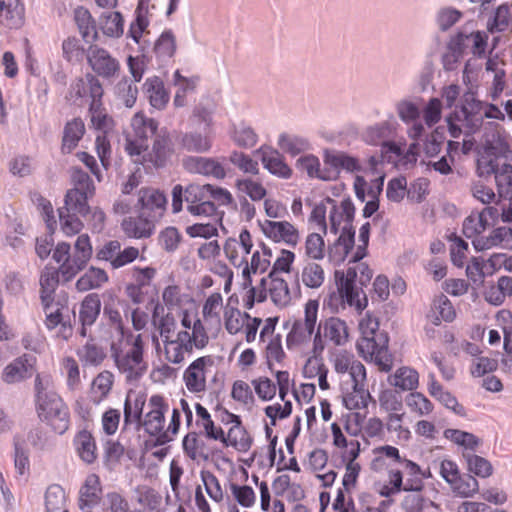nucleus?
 <instances>
[{
  "instance_id": "f257e3e1",
  "label": "nucleus",
  "mask_w": 512,
  "mask_h": 512,
  "mask_svg": "<svg viewBox=\"0 0 512 512\" xmlns=\"http://www.w3.org/2000/svg\"><path fill=\"white\" fill-rule=\"evenodd\" d=\"M485 118L504 119V114L494 104L478 100L475 93L465 92L460 98V105L446 117L448 132L452 138H459L462 133L470 136L478 132Z\"/></svg>"
},
{
  "instance_id": "f03ea898",
  "label": "nucleus",
  "mask_w": 512,
  "mask_h": 512,
  "mask_svg": "<svg viewBox=\"0 0 512 512\" xmlns=\"http://www.w3.org/2000/svg\"><path fill=\"white\" fill-rule=\"evenodd\" d=\"M49 378L39 374L35 378V404L39 419L55 433L63 435L70 427L68 405L53 390L48 389Z\"/></svg>"
},
{
  "instance_id": "7ed1b4c3",
  "label": "nucleus",
  "mask_w": 512,
  "mask_h": 512,
  "mask_svg": "<svg viewBox=\"0 0 512 512\" xmlns=\"http://www.w3.org/2000/svg\"><path fill=\"white\" fill-rule=\"evenodd\" d=\"M125 150L134 157V162L141 164L147 172L166 167L175 153L172 136L166 127L160 128L153 139L151 149L147 144L127 141Z\"/></svg>"
},
{
  "instance_id": "20e7f679",
  "label": "nucleus",
  "mask_w": 512,
  "mask_h": 512,
  "mask_svg": "<svg viewBox=\"0 0 512 512\" xmlns=\"http://www.w3.org/2000/svg\"><path fill=\"white\" fill-rule=\"evenodd\" d=\"M92 255L93 248L87 234L77 237L72 253L69 243L59 242L53 250L52 258L60 263L57 269L61 272L62 282L71 281L80 271L84 270Z\"/></svg>"
},
{
  "instance_id": "39448f33",
  "label": "nucleus",
  "mask_w": 512,
  "mask_h": 512,
  "mask_svg": "<svg viewBox=\"0 0 512 512\" xmlns=\"http://www.w3.org/2000/svg\"><path fill=\"white\" fill-rule=\"evenodd\" d=\"M74 187L67 191L65 204L68 211L78 212L82 217L90 214L88 199L95 193L94 183L87 172L81 168H74L71 173Z\"/></svg>"
},
{
  "instance_id": "423d86ee",
  "label": "nucleus",
  "mask_w": 512,
  "mask_h": 512,
  "mask_svg": "<svg viewBox=\"0 0 512 512\" xmlns=\"http://www.w3.org/2000/svg\"><path fill=\"white\" fill-rule=\"evenodd\" d=\"M318 301L309 300L305 305L304 320L294 321L291 331L286 336V345L288 349L298 346L310 340L317 321Z\"/></svg>"
},
{
  "instance_id": "0eeeda50",
  "label": "nucleus",
  "mask_w": 512,
  "mask_h": 512,
  "mask_svg": "<svg viewBox=\"0 0 512 512\" xmlns=\"http://www.w3.org/2000/svg\"><path fill=\"white\" fill-rule=\"evenodd\" d=\"M113 357L119 371L127 373L128 381L139 380L147 370V364L143 363V344L140 335L136 337L130 351L125 355L115 352Z\"/></svg>"
},
{
  "instance_id": "6e6552de",
  "label": "nucleus",
  "mask_w": 512,
  "mask_h": 512,
  "mask_svg": "<svg viewBox=\"0 0 512 512\" xmlns=\"http://www.w3.org/2000/svg\"><path fill=\"white\" fill-rule=\"evenodd\" d=\"M86 80L89 85V97L91 103L89 106V113L91 115V122L95 129L106 132L111 128L113 120L105 112L102 104V97L104 94L103 86L98 78L92 73L86 74Z\"/></svg>"
},
{
  "instance_id": "1a4fd4ad",
  "label": "nucleus",
  "mask_w": 512,
  "mask_h": 512,
  "mask_svg": "<svg viewBox=\"0 0 512 512\" xmlns=\"http://www.w3.org/2000/svg\"><path fill=\"white\" fill-rule=\"evenodd\" d=\"M486 155L477 160V173L480 177H489L496 174L506 156L512 157V149L501 138L489 143L485 148Z\"/></svg>"
},
{
  "instance_id": "9d476101",
  "label": "nucleus",
  "mask_w": 512,
  "mask_h": 512,
  "mask_svg": "<svg viewBox=\"0 0 512 512\" xmlns=\"http://www.w3.org/2000/svg\"><path fill=\"white\" fill-rule=\"evenodd\" d=\"M138 255L139 250L132 246L121 250V243L118 240L106 241L102 246L96 247L95 250V259L109 262L112 269H119L132 263Z\"/></svg>"
},
{
  "instance_id": "9b49d317",
  "label": "nucleus",
  "mask_w": 512,
  "mask_h": 512,
  "mask_svg": "<svg viewBox=\"0 0 512 512\" xmlns=\"http://www.w3.org/2000/svg\"><path fill=\"white\" fill-rule=\"evenodd\" d=\"M86 59L96 77L111 79L117 76L120 71L119 61L102 47L91 45L87 51Z\"/></svg>"
},
{
  "instance_id": "f8f14e48",
  "label": "nucleus",
  "mask_w": 512,
  "mask_h": 512,
  "mask_svg": "<svg viewBox=\"0 0 512 512\" xmlns=\"http://www.w3.org/2000/svg\"><path fill=\"white\" fill-rule=\"evenodd\" d=\"M138 205L140 206V213L160 220L167 205V198L165 194L158 189L154 188H141L139 191Z\"/></svg>"
},
{
  "instance_id": "ddd939ff",
  "label": "nucleus",
  "mask_w": 512,
  "mask_h": 512,
  "mask_svg": "<svg viewBox=\"0 0 512 512\" xmlns=\"http://www.w3.org/2000/svg\"><path fill=\"white\" fill-rule=\"evenodd\" d=\"M212 356H202L194 360L184 371L183 381L191 393H201L206 390L205 367L212 366Z\"/></svg>"
},
{
  "instance_id": "4468645a",
  "label": "nucleus",
  "mask_w": 512,
  "mask_h": 512,
  "mask_svg": "<svg viewBox=\"0 0 512 512\" xmlns=\"http://www.w3.org/2000/svg\"><path fill=\"white\" fill-rule=\"evenodd\" d=\"M262 231L274 242H284L292 248L296 247L300 240L299 231L288 221L266 220L262 225Z\"/></svg>"
},
{
  "instance_id": "2eb2a0df",
  "label": "nucleus",
  "mask_w": 512,
  "mask_h": 512,
  "mask_svg": "<svg viewBox=\"0 0 512 512\" xmlns=\"http://www.w3.org/2000/svg\"><path fill=\"white\" fill-rule=\"evenodd\" d=\"M183 165L190 173L211 176L218 180L224 179L227 176L224 162H220L214 158L189 156L184 159Z\"/></svg>"
},
{
  "instance_id": "dca6fc26",
  "label": "nucleus",
  "mask_w": 512,
  "mask_h": 512,
  "mask_svg": "<svg viewBox=\"0 0 512 512\" xmlns=\"http://www.w3.org/2000/svg\"><path fill=\"white\" fill-rule=\"evenodd\" d=\"M149 406L151 410L146 414L141 426H144L149 435H156L164 428L165 413L169 406L164 397L158 394L150 397Z\"/></svg>"
},
{
  "instance_id": "f3484780",
  "label": "nucleus",
  "mask_w": 512,
  "mask_h": 512,
  "mask_svg": "<svg viewBox=\"0 0 512 512\" xmlns=\"http://www.w3.org/2000/svg\"><path fill=\"white\" fill-rule=\"evenodd\" d=\"M101 312V299L98 293L87 294L80 303L79 322L81 327L79 334L87 337L88 327H91L98 319Z\"/></svg>"
},
{
  "instance_id": "a211bd4d",
  "label": "nucleus",
  "mask_w": 512,
  "mask_h": 512,
  "mask_svg": "<svg viewBox=\"0 0 512 512\" xmlns=\"http://www.w3.org/2000/svg\"><path fill=\"white\" fill-rule=\"evenodd\" d=\"M325 165L329 166L332 175L335 174V179L338 177L341 170L346 172H359L362 167L356 157L350 156L345 152L326 149L323 154Z\"/></svg>"
},
{
  "instance_id": "6ab92c4d",
  "label": "nucleus",
  "mask_w": 512,
  "mask_h": 512,
  "mask_svg": "<svg viewBox=\"0 0 512 512\" xmlns=\"http://www.w3.org/2000/svg\"><path fill=\"white\" fill-rule=\"evenodd\" d=\"M397 126L398 123L392 117L391 119L368 126L363 132L362 138L369 145L381 146L388 139L395 138Z\"/></svg>"
},
{
  "instance_id": "aec40b11",
  "label": "nucleus",
  "mask_w": 512,
  "mask_h": 512,
  "mask_svg": "<svg viewBox=\"0 0 512 512\" xmlns=\"http://www.w3.org/2000/svg\"><path fill=\"white\" fill-rule=\"evenodd\" d=\"M255 153L261 155L264 168L271 174L283 179H289L292 176V169L284 162L278 150L261 146Z\"/></svg>"
},
{
  "instance_id": "412c9836",
  "label": "nucleus",
  "mask_w": 512,
  "mask_h": 512,
  "mask_svg": "<svg viewBox=\"0 0 512 512\" xmlns=\"http://www.w3.org/2000/svg\"><path fill=\"white\" fill-rule=\"evenodd\" d=\"M476 251H483L494 246L512 249V225L494 229L488 237H479L472 240Z\"/></svg>"
},
{
  "instance_id": "4be33fe9",
  "label": "nucleus",
  "mask_w": 512,
  "mask_h": 512,
  "mask_svg": "<svg viewBox=\"0 0 512 512\" xmlns=\"http://www.w3.org/2000/svg\"><path fill=\"white\" fill-rule=\"evenodd\" d=\"M156 222L158 220L139 213L137 218L124 219L122 229L129 237L147 238L153 234Z\"/></svg>"
},
{
  "instance_id": "5701e85b",
  "label": "nucleus",
  "mask_w": 512,
  "mask_h": 512,
  "mask_svg": "<svg viewBox=\"0 0 512 512\" xmlns=\"http://www.w3.org/2000/svg\"><path fill=\"white\" fill-rule=\"evenodd\" d=\"M85 134V124L80 117L68 121L63 130L61 151L64 154L71 153Z\"/></svg>"
},
{
  "instance_id": "b1692460",
  "label": "nucleus",
  "mask_w": 512,
  "mask_h": 512,
  "mask_svg": "<svg viewBox=\"0 0 512 512\" xmlns=\"http://www.w3.org/2000/svg\"><path fill=\"white\" fill-rule=\"evenodd\" d=\"M177 50L176 37L171 29H165L156 39L153 53L160 64L168 63Z\"/></svg>"
},
{
  "instance_id": "393cba45",
  "label": "nucleus",
  "mask_w": 512,
  "mask_h": 512,
  "mask_svg": "<svg viewBox=\"0 0 512 512\" xmlns=\"http://www.w3.org/2000/svg\"><path fill=\"white\" fill-rule=\"evenodd\" d=\"M109 281L107 272L99 267L90 266L75 283L78 292L100 289Z\"/></svg>"
},
{
  "instance_id": "a878e982",
  "label": "nucleus",
  "mask_w": 512,
  "mask_h": 512,
  "mask_svg": "<svg viewBox=\"0 0 512 512\" xmlns=\"http://www.w3.org/2000/svg\"><path fill=\"white\" fill-rule=\"evenodd\" d=\"M176 140L180 148L187 152L205 153L212 147L211 139L199 132H180Z\"/></svg>"
},
{
  "instance_id": "bb28decb",
  "label": "nucleus",
  "mask_w": 512,
  "mask_h": 512,
  "mask_svg": "<svg viewBox=\"0 0 512 512\" xmlns=\"http://www.w3.org/2000/svg\"><path fill=\"white\" fill-rule=\"evenodd\" d=\"M74 20L82 39L86 43H93L98 40L96 22L88 9L78 7L74 12Z\"/></svg>"
},
{
  "instance_id": "cd10ccee",
  "label": "nucleus",
  "mask_w": 512,
  "mask_h": 512,
  "mask_svg": "<svg viewBox=\"0 0 512 512\" xmlns=\"http://www.w3.org/2000/svg\"><path fill=\"white\" fill-rule=\"evenodd\" d=\"M144 92L147 94L152 107L162 110L169 101V94L165 90L164 83L159 77L147 78L143 84Z\"/></svg>"
},
{
  "instance_id": "c85d7f7f",
  "label": "nucleus",
  "mask_w": 512,
  "mask_h": 512,
  "mask_svg": "<svg viewBox=\"0 0 512 512\" xmlns=\"http://www.w3.org/2000/svg\"><path fill=\"white\" fill-rule=\"evenodd\" d=\"M100 479L96 474H90L86 477L84 484L81 486L80 494V508H91L97 505L100 501L101 494Z\"/></svg>"
},
{
  "instance_id": "c756f323",
  "label": "nucleus",
  "mask_w": 512,
  "mask_h": 512,
  "mask_svg": "<svg viewBox=\"0 0 512 512\" xmlns=\"http://www.w3.org/2000/svg\"><path fill=\"white\" fill-rule=\"evenodd\" d=\"M132 127L137 137V142L146 144L149 138H155L159 133V123L154 118H148L143 114L137 113L132 119Z\"/></svg>"
},
{
  "instance_id": "7c9ffc66",
  "label": "nucleus",
  "mask_w": 512,
  "mask_h": 512,
  "mask_svg": "<svg viewBox=\"0 0 512 512\" xmlns=\"http://www.w3.org/2000/svg\"><path fill=\"white\" fill-rule=\"evenodd\" d=\"M31 368L26 355L17 357L4 368L2 380L7 384L23 381L31 376Z\"/></svg>"
},
{
  "instance_id": "2f4dec72",
  "label": "nucleus",
  "mask_w": 512,
  "mask_h": 512,
  "mask_svg": "<svg viewBox=\"0 0 512 512\" xmlns=\"http://www.w3.org/2000/svg\"><path fill=\"white\" fill-rule=\"evenodd\" d=\"M402 470L400 471L401 481L404 490H417L424 489L425 483L423 482L422 468L412 460H404Z\"/></svg>"
},
{
  "instance_id": "473e14b6",
  "label": "nucleus",
  "mask_w": 512,
  "mask_h": 512,
  "mask_svg": "<svg viewBox=\"0 0 512 512\" xmlns=\"http://www.w3.org/2000/svg\"><path fill=\"white\" fill-rule=\"evenodd\" d=\"M296 167L299 170L306 171L310 178H317L323 181L335 179V174L332 175L331 169H320L319 158L313 154L300 157L296 162Z\"/></svg>"
},
{
  "instance_id": "72a5a7b5",
  "label": "nucleus",
  "mask_w": 512,
  "mask_h": 512,
  "mask_svg": "<svg viewBox=\"0 0 512 512\" xmlns=\"http://www.w3.org/2000/svg\"><path fill=\"white\" fill-rule=\"evenodd\" d=\"M388 382L402 391H412L418 387L419 374L413 368L400 367L388 377Z\"/></svg>"
},
{
  "instance_id": "f704fd0d",
  "label": "nucleus",
  "mask_w": 512,
  "mask_h": 512,
  "mask_svg": "<svg viewBox=\"0 0 512 512\" xmlns=\"http://www.w3.org/2000/svg\"><path fill=\"white\" fill-rule=\"evenodd\" d=\"M222 443L226 447L232 446L240 452H247L252 445V439L242 426V422H240V424H235L229 429Z\"/></svg>"
},
{
  "instance_id": "c9c22d12",
  "label": "nucleus",
  "mask_w": 512,
  "mask_h": 512,
  "mask_svg": "<svg viewBox=\"0 0 512 512\" xmlns=\"http://www.w3.org/2000/svg\"><path fill=\"white\" fill-rule=\"evenodd\" d=\"M277 144L283 152L291 155L292 157H295L311 148L310 143L306 138L287 133H281L279 135Z\"/></svg>"
},
{
  "instance_id": "e433bc0d",
  "label": "nucleus",
  "mask_w": 512,
  "mask_h": 512,
  "mask_svg": "<svg viewBox=\"0 0 512 512\" xmlns=\"http://www.w3.org/2000/svg\"><path fill=\"white\" fill-rule=\"evenodd\" d=\"M406 494L401 501L404 512H423L433 502L424 495V489L404 490Z\"/></svg>"
},
{
  "instance_id": "4c0bfd02",
  "label": "nucleus",
  "mask_w": 512,
  "mask_h": 512,
  "mask_svg": "<svg viewBox=\"0 0 512 512\" xmlns=\"http://www.w3.org/2000/svg\"><path fill=\"white\" fill-rule=\"evenodd\" d=\"M0 15L9 22L10 28H17L23 23L24 6L20 0H0Z\"/></svg>"
},
{
  "instance_id": "58836bf2",
  "label": "nucleus",
  "mask_w": 512,
  "mask_h": 512,
  "mask_svg": "<svg viewBox=\"0 0 512 512\" xmlns=\"http://www.w3.org/2000/svg\"><path fill=\"white\" fill-rule=\"evenodd\" d=\"M79 457L91 464L96 460V445L93 436L87 430L80 431L74 438Z\"/></svg>"
},
{
  "instance_id": "ea45409f",
  "label": "nucleus",
  "mask_w": 512,
  "mask_h": 512,
  "mask_svg": "<svg viewBox=\"0 0 512 512\" xmlns=\"http://www.w3.org/2000/svg\"><path fill=\"white\" fill-rule=\"evenodd\" d=\"M77 355L84 366L95 367L101 365L107 356L104 348L94 343L92 339L77 351Z\"/></svg>"
},
{
  "instance_id": "a19ab883",
  "label": "nucleus",
  "mask_w": 512,
  "mask_h": 512,
  "mask_svg": "<svg viewBox=\"0 0 512 512\" xmlns=\"http://www.w3.org/2000/svg\"><path fill=\"white\" fill-rule=\"evenodd\" d=\"M146 398L144 395H137L134 401H131L130 393L127 395L124 403V423L129 425L136 422L138 426L142 425L143 408Z\"/></svg>"
},
{
  "instance_id": "79ce46f5",
  "label": "nucleus",
  "mask_w": 512,
  "mask_h": 512,
  "mask_svg": "<svg viewBox=\"0 0 512 512\" xmlns=\"http://www.w3.org/2000/svg\"><path fill=\"white\" fill-rule=\"evenodd\" d=\"M100 29L102 32L113 38H119L124 31V20L120 12L104 13L100 17Z\"/></svg>"
},
{
  "instance_id": "37998d69",
  "label": "nucleus",
  "mask_w": 512,
  "mask_h": 512,
  "mask_svg": "<svg viewBox=\"0 0 512 512\" xmlns=\"http://www.w3.org/2000/svg\"><path fill=\"white\" fill-rule=\"evenodd\" d=\"M65 491L58 484L50 485L45 492V512H68Z\"/></svg>"
},
{
  "instance_id": "c03bdc74",
  "label": "nucleus",
  "mask_w": 512,
  "mask_h": 512,
  "mask_svg": "<svg viewBox=\"0 0 512 512\" xmlns=\"http://www.w3.org/2000/svg\"><path fill=\"white\" fill-rule=\"evenodd\" d=\"M322 328L324 336L332 341L335 345L343 344L347 339V326L346 323L339 318L331 317L327 319Z\"/></svg>"
},
{
  "instance_id": "a18cd8bd",
  "label": "nucleus",
  "mask_w": 512,
  "mask_h": 512,
  "mask_svg": "<svg viewBox=\"0 0 512 512\" xmlns=\"http://www.w3.org/2000/svg\"><path fill=\"white\" fill-rule=\"evenodd\" d=\"M450 487L456 495L462 498H469L478 492L479 483L471 474L461 473Z\"/></svg>"
},
{
  "instance_id": "49530a36",
  "label": "nucleus",
  "mask_w": 512,
  "mask_h": 512,
  "mask_svg": "<svg viewBox=\"0 0 512 512\" xmlns=\"http://www.w3.org/2000/svg\"><path fill=\"white\" fill-rule=\"evenodd\" d=\"M463 458L466 460L470 473L481 478H487L492 474L493 467L487 459L471 452H464Z\"/></svg>"
},
{
  "instance_id": "de8ad7c7",
  "label": "nucleus",
  "mask_w": 512,
  "mask_h": 512,
  "mask_svg": "<svg viewBox=\"0 0 512 512\" xmlns=\"http://www.w3.org/2000/svg\"><path fill=\"white\" fill-rule=\"evenodd\" d=\"M388 478L389 480L387 483L375 484V489L380 496L390 499L392 496L403 491L402 489L404 484L401 481L399 470H389Z\"/></svg>"
},
{
  "instance_id": "09e8293b",
  "label": "nucleus",
  "mask_w": 512,
  "mask_h": 512,
  "mask_svg": "<svg viewBox=\"0 0 512 512\" xmlns=\"http://www.w3.org/2000/svg\"><path fill=\"white\" fill-rule=\"evenodd\" d=\"M221 159L224 163L226 161L230 162L244 173L256 175L259 172L258 162L243 152L234 150L228 157H222Z\"/></svg>"
},
{
  "instance_id": "8fccbe9b",
  "label": "nucleus",
  "mask_w": 512,
  "mask_h": 512,
  "mask_svg": "<svg viewBox=\"0 0 512 512\" xmlns=\"http://www.w3.org/2000/svg\"><path fill=\"white\" fill-rule=\"evenodd\" d=\"M355 245V229L352 225H345L341 234L333 244V251L342 249L338 255L340 261H344Z\"/></svg>"
},
{
  "instance_id": "3c124183",
  "label": "nucleus",
  "mask_w": 512,
  "mask_h": 512,
  "mask_svg": "<svg viewBox=\"0 0 512 512\" xmlns=\"http://www.w3.org/2000/svg\"><path fill=\"white\" fill-rule=\"evenodd\" d=\"M301 277L306 287L316 289L323 284L325 274L320 264L309 262L303 267Z\"/></svg>"
},
{
  "instance_id": "603ef678",
  "label": "nucleus",
  "mask_w": 512,
  "mask_h": 512,
  "mask_svg": "<svg viewBox=\"0 0 512 512\" xmlns=\"http://www.w3.org/2000/svg\"><path fill=\"white\" fill-rule=\"evenodd\" d=\"M62 56L71 64L80 63L85 56V49L76 37H68L62 42Z\"/></svg>"
},
{
  "instance_id": "864d4df0",
  "label": "nucleus",
  "mask_w": 512,
  "mask_h": 512,
  "mask_svg": "<svg viewBox=\"0 0 512 512\" xmlns=\"http://www.w3.org/2000/svg\"><path fill=\"white\" fill-rule=\"evenodd\" d=\"M58 212L61 229L66 235H74L81 231L83 224L78 218V216H82L80 213L68 211L66 206L60 208Z\"/></svg>"
},
{
  "instance_id": "5fc2aeb1",
  "label": "nucleus",
  "mask_w": 512,
  "mask_h": 512,
  "mask_svg": "<svg viewBox=\"0 0 512 512\" xmlns=\"http://www.w3.org/2000/svg\"><path fill=\"white\" fill-rule=\"evenodd\" d=\"M353 391L350 393H346L343 396V405L348 410H356L366 408L368 406V402L371 399V395L365 387H356L352 386Z\"/></svg>"
},
{
  "instance_id": "6e6d98bb",
  "label": "nucleus",
  "mask_w": 512,
  "mask_h": 512,
  "mask_svg": "<svg viewBox=\"0 0 512 512\" xmlns=\"http://www.w3.org/2000/svg\"><path fill=\"white\" fill-rule=\"evenodd\" d=\"M494 178L500 194H508L512 190V156H506Z\"/></svg>"
},
{
  "instance_id": "4d7b16f0",
  "label": "nucleus",
  "mask_w": 512,
  "mask_h": 512,
  "mask_svg": "<svg viewBox=\"0 0 512 512\" xmlns=\"http://www.w3.org/2000/svg\"><path fill=\"white\" fill-rule=\"evenodd\" d=\"M488 228V223L485 220H482L481 216L476 212H471L469 216H467L462 225V232L466 238H479L480 234L484 232Z\"/></svg>"
},
{
  "instance_id": "13d9d810",
  "label": "nucleus",
  "mask_w": 512,
  "mask_h": 512,
  "mask_svg": "<svg viewBox=\"0 0 512 512\" xmlns=\"http://www.w3.org/2000/svg\"><path fill=\"white\" fill-rule=\"evenodd\" d=\"M232 139L240 148H252L258 141V135L251 126L241 123L234 129Z\"/></svg>"
},
{
  "instance_id": "bf43d9fd",
  "label": "nucleus",
  "mask_w": 512,
  "mask_h": 512,
  "mask_svg": "<svg viewBox=\"0 0 512 512\" xmlns=\"http://www.w3.org/2000/svg\"><path fill=\"white\" fill-rule=\"evenodd\" d=\"M445 128L442 126L436 127L424 140V153L428 157H434L441 151L442 144L444 143Z\"/></svg>"
},
{
  "instance_id": "052dcab7",
  "label": "nucleus",
  "mask_w": 512,
  "mask_h": 512,
  "mask_svg": "<svg viewBox=\"0 0 512 512\" xmlns=\"http://www.w3.org/2000/svg\"><path fill=\"white\" fill-rule=\"evenodd\" d=\"M114 382V375L110 371L100 372L92 382V391L94 394H98V399H94L96 402H100L105 399L111 391Z\"/></svg>"
},
{
  "instance_id": "680f3d73",
  "label": "nucleus",
  "mask_w": 512,
  "mask_h": 512,
  "mask_svg": "<svg viewBox=\"0 0 512 512\" xmlns=\"http://www.w3.org/2000/svg\"><path fill=\"white\" fill-rule=\"evenodd\" d=\"M116 94L126 107L131 108L136 103L138 88L133 81L124 78L116 85Z\"/></svg>"
},
{
  "instance_id": "e2e57ef3",
  "label": "nucleus",
  "mask_w": 512,
  "mask_h": 512,
  "mask_svg": "<svg viewBox=\"0 0 512 512\" xmlns=\"http://www.w3.org/2000/svg\"><path fill=\"white\" fill-rule=\"evenodd\" d=\"M272 302L279 307L287 306L291 301L290 291L284 279L274 280L268 289Z\"/></svg>"
},
{
  "instance_id": "0e129e2a",
  "label": "nucleus",
  "mask_w": 512,
  "mask_h": 512,
  "mask_svg": "<svg viewBox=\"0 0 512 512\" xmlns=\"http://www.w3.org/2000/svg\"><path fill=\"white\" fill-rule=\"evenodd\" d=\"M200 477L208 496L215 502H221L223 500V491L218 478L208 470H202Z\"/></svg>"
},
{
  "instance_id": "69168bd1",
  "label": "nucleus",
  "mask_w": 512,
  "mask_h": 512,
  "mask_svg": "<svg viewBox=\"0 0 512 512\" xmlns=\"http://www.w3.org/2000/svg\"><path fill=\"white\" fill-rule=\"evenodd\" d=\"M372 337H364L357 346L361 352L365 350H382L388 349L389 338L384 332H377L374 328L371 329Z\"/></svg>"
},
{
  "instance_id": "338daca9",
  "label": "nucleus",
  "mask_w": 512,
  "mask_h": 512,
  "mask_svg": "<svg viewBox=\"0 0 512 512\" xmlns=\"http://www.w3.org/2000/svg\"><path fill=\"white\" fill-rule=\"evenodd\" d=\"M61 272L56 268L46 267L40 275V292L55 294L60 282Z\"/></svg>"
},
{
  "instance_id": "774afa93",
  "label": "nucleus",
  "mask_w": 512,
  "mask_h": 512,
  "mask_svg": "<svg viewBox=\"0 0 512 512\" xmlns=\"http://www.w3.org/2000/svg\"><path fill=\"white\" fill-rule=\"evenodd\" d=\"M461 17V11L453 7H444L437 12L436 23L441 31H447L456 24Z\"/></svg>"
}]
</instances>
